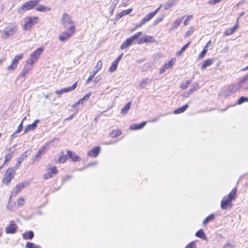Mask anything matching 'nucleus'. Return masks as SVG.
Returning <instances> with one entry per match:
<instances>
[{
    "instance_id": "f257e3e1",
    "label": "nucleus",
    "mask_w": 248,
    "mask_h": 248,
    "mask_svg": "<svg viewBox=\"0 0 248 248\" xmlns=\"http://www.w3.org/2000/svg\"><path fill=\"white\" fill-rule=\"evenodd\" d=\"M17 31V25L15 23H9L2 31V37L6 39L15 34Z\"/></svg>"
},
{
    "instance_id": "f03ea898",
    "label": "nucleus",
    "mask_w": 248,
    "mask_h": 248,
    "mask_svg": "<svg viewBox=\"0 0 248 248\" xmlns=\"http://www.w3.org/2000/svg\"><path fill=\"white\" fill-rule=\"evenodd\" d=\"M141 34L142 32L141 31L138 32L130 37L127 38L124 42L123 43L121 46V48L123 49L129 47L132 44H135L138 41V38Z\"/></svg>"
},
{
    "instance_id": "7ed1b4c3",
    "label": "nucleus",
    "mask_w": 248,
    "mask_h": 248,
    "mask_svg": "<svg viewBox=\"0 0 248 248\" xmlns=\"http://www.w3.org/2000/svg\"><path fill=\"white\" fill-rule=\"evenodd\" d=\"M75 31V26L73 25H71L68 27L67 31H64L59 35V39L62 42L67 41L73 35Z\"/></svg>"
},
{
    "instance_id": "20e7f679",
    "label": "nucleus",
    "mask_w": 248,
    "mask_h": 248,
    "mask_svg": "<svg viewBox=\"0 0 248 248\" xmlns=\"http://www.w3.org/2000/svg\"><path fill=\"white\" fill-rule=\"evenodd\" d=\"M16 174V170L14 168H9L4 174L2 182L6 186L10 184L11 180L14 177Z\"/></svg>"
},
{
    "instance_id": "39448f33",
    "label": "nucleus",
    "mask_w": 248,
    "mask_h": 248,
    "mask_svg": "<svg viewBox=\"0 0 248 248\" xmlns=\"http://www.w3.org/2000/svg\"><path fill=\"white\" fill-rule=\"evenodd\" d=\"M41 0H31L25 2L21 7L18 9V13L24 12L35 7Z\"/></svg>"
},
{
    "instance_id": "423d86ee",
    "label": "nucleus",
    "mask_w": 248,
    "mask_h": 248,
    "mask_svg": "<svg viewBox=\"0 0 248 248\" xmlns=\"http://www.w3.org/2000/svg\"><path fill=\"white\" fill-rule=\"evenodd\" d=\"M43 51L42 47H39L31 54L30 58L27 61V64L32 65L39 58Z\"/></svg>"
},
{
    "instance_id": "0eeeda50",
    "label": "nucleus",
    "mask_w": 248,
    "mask_h": 248,
    "mask_svg": "<svg viewBox=\"0 0 248 248\" xmlns=\"http://www.w3.org/2000/svg\"><path fill=\"white\" fill-rule=\"evenodd\" d=\"M38 19V18L37 17H29L26 18L24 24V29L25 30H30Z\"/></svg>"
},
{
    "instance_id": "6e6552de",
    "label": "nucleus",
    "mask_w": 248,
    "mask_h": 248,
    "mask_svg": "<svg viewBox=\"0 0 248 248\" xmlns=\"http://www.w3.org/2000/svg\"><path fill=\"white\" fill-rule=\"evenodd\" d=\"M23 57V54H19V55H16L15 57L14 60H13L11 65H9L7 67V70H11V71L14 70L16 69V66L17 65L18 61L20 59H22Z\"/></svg>"
},
{
    "instance_id": "1a4fd4ad",
    "label": "nucleus",
    "mask_w": 248,
    "mask_h": 248,
    "mask_svg": "<svg viewBox=\"0 0 248 248\" xmlns=\"http://www.w3.org/2000/svg\"><path fill=\"white\" fill-rule=\"evenodd\" d=\"M72 20L70 16L67 14H63L62 18V24L64 28H67L68 26L72 24Z\"/></svg>"
},
{
    "instance_id": "9d476101",
    "label": "nucleus",
    "mask_w": 248,
    "mask_h": 248,
    "mask_svg": "<svg viewBox=\"0 0 248 248\" xmlns=\"http://www.w3.org/2000/svg\"><path fill=\"white\" fill-rule=\"evenodd\" d=\"M77 85H78L77 82H75L73 84V85L70 87H68L67 88H64L62 89H61L60 90L56 91L55 93L56 94L61 95V94H63V93L69 92L71 91L74 90L75 89H76V88L77 86Z\"/></svg>"
},
{
    "instance_id": "9b49d317",
    "label": "nucleus",
    "mask_w": 248,
    "mask_h": 248,
    "mask_svg": "<svg viewBox=\"0 0 248 248\" xmlns=\"http://www.w3.org/2000/svg\"><path fill=\"white\" fill-rule=\"evenodd\" d=\"M16 224L14 221H11L9 226L5 228V232L7 234H13L16 232L17 228L15 226Z\"/></svg>"
},
{
    "instance_id": "f8f14e48",
    "label": "nucleus",
    "mask_w": 248,
    "mask_h": 248,
    "mask_svg": "<svg viewBox=\"0 0 248 248\" xmlns=\"http://www.w3.org/2000/svg\"><path fill=\"white\" fill-rule=\"evenodd\" d=\"M232 201L224 197L221 202V207L223 210H226L228 207H232Z\"/></svg>"
},
{
    "instance_id": "ddd939ff",
    "label": "nucleus",
    "mask_w": 248,
    "mask_h": 248,
    "mask_svg": "<svg viewBox=\"0 0 248 248\" xmlns=\"http://www.w3.org/2000/svg\"><path fill=\"white\" fill-rule=\"evenodd\" d=\"M238 90V88L236 87V86L235 85L231 84L228 86L226 92L227 93H225V92L224 93V96H227L229 95L230 94L233 93L235 92H236Z\"/></svg>"
},
{
    "instance_id": "4468645a",
    "label": "nucleus",
    "mask_w": 248,
    "mask_h": 248,
    "mask_svg": "<svg viewBox=\"0 0 248 248\" xmlns=\"http://www.w3.org/2000/svg\"><path fill=\"white\" fill-rule=\"evenodd\" d=\"M100 151V147L99 146H96L92 150H90L88 153V155L90 156L95 157L98 155Z\"/></svg>"
},
{
    "instance_id": "2eb2a0df",
    "label": "nucleus",
    "mask_w": 248,
    "mask_h": 248,
    "mask_svg": "<svg viewBox=\"0 0 248 248\" xmlns=\"http://www.w3.org/2000/svg\"><path fill=\"white\" fill-rule=\"evenodd\" d=\"M39 122V120H36L31 124H28L25 128L24 133H27L29 131L33 130L37 127V124Z\"/></svg>"
},
{
    "instance_id": "dca6fc26",
    "label": "nucleus",
    "mask_w": 248,
    "mask_h": 248,
    "mask_svg": "<svg viewBox=\"0 0 248 248\" xmlns=\"http://www.w3.org/2000/svg\"><path fill=\"white\" fill-rule=\"evenodd\" d=\"M67 155L69 158L72 159V161H78L80 160L79 156H78L75 153L72 152L69 150H67Z\"/></svg>"
},
{
    "instance_id": "f3484780",
    "label": "nucleus",
    "mask_w": 248,
    "mask_h": 248,
    "mask_svg": "<svg viewBox=\"0 0 248 248\" xmlns=\"http://www.w3.org/2000/svg\"><path fill=\"white\" fill-rule=\"evenodd\" d=\"M146 124V122H142L140 124H133L130 125V129L131 130H138L142 128Z\"/></svg>"
},
{
    "instance_id": "a211bd4d",
    "label": "nucleus",
    "mask_w": 248,
    "mask_h": 248,
    "mask_svg": "<svg viewBox=\"0 0 248 248\" xmlns=\"http://www.w3.org/2000/svg\"><path fill=\"white\" fill-rule=\"evenodd\" d=\"M28 185L27 182L20 183L18 184L16 187V190L15 191V194H17L25 186Z\"/></svg>"
},
{
    "instance_id": "6ab92c4d",
    "label": "nucleus",
    "mask_w": 248,
    "mask_h": 248,
    "mask_svg": "<svg viewBox=\"0 0 248 248\" xmlns=\"http://www.w3.org/2000/svg\"><path fill=\"white\" fill-rule=\"evenodd\" d=\"M132 11V9L130 8L127 10H124V11L120 12L118 14V15L116 16V19L117 20H119V19L122 18L123 16L130 13Z\"/></svg>"
},
{
    "instance_id": "aec40b11",
    "label": "nucleus",
    "mask_w": 248,
    "mask_h": 248,
    "mask_svg": "<svg viewBox=\"0 0 248 248\" xmlns=\"http://www.w3.org/2000/svg\"><path fill=\"white\" fill-rule=\"evenodd\" d=\"M239 27L238 23L236 24L232 28L227 29L224 32V35L228 36L232 35Z\"/></svg>"
},
{
    "instance_id": "412c9836",
    "label": "nucleus",
    "mask_w": 248,
    "mask_h": 248,
    "mask_svg": "<svg viewBox=\"0 0 248 248\" xmlns=\"http://www.w3.org/2000/svg\"><path fill=\"white\" fill-rule=\"evenodd\" d=\"M15 145H14L13 147H11L9 149V151L10 152V153L5 156V159L3 165L5 164L6 162H7L8 161L11 160L13 156V155L15 152V150H12V149L13 147H15Z\"/></svg>"
},
{
    "instance_id": "4be33fe9",
    "label": "nucleus",
    "mask_w": 248,
    "mask_h": 248,
    "mask_svg": "<svg viewBox=\"0 0 248 248\" xmlns=\"http://www.w3.org/2000/svg\"><path fill=\"white\" fill-rule=\"evenodd\" d=\"M152 79H149L147 78H144L141 80V82L140 84V86L143 89L145 88L146 85H149L151 83Z\"/></svg>"
},
{
    "instance_id": "5701e85b",
    "label": "nucleus",
    "mask_w": 248,
    "mask_h": 248,
    "mask_svg": "<svg viewBox=\"0 0 248 248\" xmlns=\"http://www.w3.org/2000/svg\"><path fill=\"white\" fill-rule=\"evenodd\" d=\"M213 59H209L203 62L201 65V69H204L207 66L211 65L213 63Z\"/></svg>"
},
{
    "instance_id": "b1692460",
    "label": "nucleus",
    "mask_w": 248,
    "mask_h": 248,
    "mask_svg": "<svg viewBox=\"0 0 248 248\" xmlns=\"http://www.w3.org/2000/svg\"><path fill=\"white\" fill-rule=\"evenodd\" d=\"M22 236H23V238L24 239L31 240L33 238V237L34 236V233L31 231H29V232H26L22 234Z\"/></svg>"
},
{
    "instance_id": "393cba45",
    "label": "nucleus",
    "mask_w": 248,
    "mask_h": 248,
    "mask_svg": "<svg viewBox=\"0 0 248 248\" xmlns=\"http://www.w3.org/2000/svg\"><path fill=\"white\" fill-rule=\"evenodd\" d=\"M31 65L30 64L29 65L27 64L22 70L19 76L23 78L25 77L26 75L29 73V71L31 69Z\"/></svg>"
},
{
    "instance_id": "a878e982",
    "label": "nucleus",
    "mask_w": 248,
    "mask_h": 248,
    "mask_svg": "<svg viewBox=\"0 0 248 248\" xmlns=\"http://www.w3.org/2000/svg\"><path fill=\"white\" fill-rule=\"evenodd\" d=\"M177 0H168L164 5V10H166L172 7L176 3Z\"/></svg>"
},
{
    "instance_id": "bb28decb",
    "label": "nucleus",
    "mask_w": 248,
    "mask_h": 248,
    "mask_svg": "<svg viewBox=\"0 0 248 248\" xmlns=\"http://www.w3.org/2000/svg\"><path fill=\"white\" fill-rule=\"evenodd\" d=\"M236 191L237 189L235 188H233L231 192L225 197L232 201L233 199L236 198Z\"/></svg>"
},
{
    "instance_id": "cd10ccee",
    "label": "nucleus",
    "mask_w": 248,
    "mask_h": 248,
    "mask_svg": "<svg viewBox=\"0 0 248 248\" xmlns=\"http://www.w3.org/2000/svg\"><path fill=\"white\" fill-rule=\"evenodd\" d=\"M132 104V102H129L121 110V114L125 115L127 113L128 110L130 109Z\"/></svg>"
},
{
    "instance_id": "c85d7f7f",
    "label": "nucleus",
    "mask_w": 248,
    "mask_h": 248,
    "mask_svg": "<svg viewBox=\"0 0 248 248\" xmlns=\"http://www.w3.org/2000/svg\"><path fill=\"white\" fill-rule=\"evenodd\" d=\"M196 236L197 237H198L200 238H202L204 240H206L207 239V238L206 237V235L202 229H200L196 233Z\"/></svg>"
},
{
    "instance_id": "c756f323",
    "label": "nucleus",
    "mask_w": 248,
    "mask_h": 248,
    "mask_svg": "<svg viewBox=\"0 0 248 248\" xmlns=\"http://www.w3.org/2000/svg\"><path fill=\"white\" fill-rule=\"evenodd\" d=\"M188 105L187 104H186L184 106L175 109L173 113L174 114H179V113H183L188 108Z\"/></svg>"
},
{
    "instance_id": "7c9ffc66",
    "label": "nucleus",
    "mask_w": 248,
    "mask_h": 248,
    "mask_svg": "<svg viewBox=\"0 0 248 248\" xmlns=\"http://www.w3.org/2000/svg\"><path fill=\"white\" fill-rule=\"evenodd\" d=\"M184 17V16L178 18L172 25L171 28L172 29H176L177 28L178 26L180 25V24L181 23L183 18Z\"/></svg>"
},
{
    "instance_id": "2f4dec72",
    "label": "nucleus",
    "mask_w": 248,
    "mask_h": 248,
    "mask_svg": "<svg viewBox=\"0 0 248 248\" xmlns=\"http://www.w3.org/2000/svg\"><path fill=\"white\" fill-rule=\"evenodd\" d=\"M119 2V0H113L109 7V13L112 15L113 13L115 7Z\"/></svg>"
},
{
    "instance_id": "473e14b6",
    "label": "nucleus",
    "mask_w": 248,
    "mask_h": 248,
    "mask_svg": "<svg viewBox=\"0 0 248 248\" xmlns=\"http://www.w3.org/2000/svg\"><path fill=\"white\" fill-rule=\"evenodd\" d=\"M45 153V147H42L40 149L39 151L37 152L36 155L34 157V160H36L38 159V158L42 155Z\"/></svg>"
},
{
    "instance_id": "72a5a7b5",
    "label": "nucleus",
    "mask_w": 248,
    "mask_h": 248,
    "mask_svg": "<svg viewBox=\"0 0 248 248\" xmlns=\"http://www.w3.org/2000/svg\"><path fill=\"white\" fill-rule=\"evenodd\" d=\"M175 61V58L171 59L168 63H166L164 65L165 66V68H167V69L171 68L173 65L174 64Z\"/></svg>"
},
{
    "instance_id": "f704fd0d",
    "label": "nucleus",
    "mask_w": 248,
    "mask_h": 248,
    "mask_svg": "<svg viewBox=\"0 0 248 248\" xmlns=\"http://www.w3.org/2000/svg\"><path fill=\"white\" fill-rule=\"evenodd\" d=\"M154 16H153V14H152L151 13H150L147 16H146L144 18L142 19V23L145 24L146 22L149 21L151 19H152Z\"/></svg>"
},
{
    "instance_id": "c9c22d12",
    "label": "nucleus",
    "mask_w": 248,
    "mask_h": 248,
    "mask_svg": "<svg viewBox=\"0 0 248 248\" xmlns=\"http://www.w3.org/2000/svg\"><path fill=\"white\" fill-rule=\"evenodd\" d=\"M215 218V215L212 214L208 216L203 221V224L206 225L208 222L213 220Z\"/></svg>"
},
{
    "instance_id": "e433bc0d",
    "label": "nucleus",
    "mask_w": 248,
    "mask_h": 248,
    "mask_svg": "<svg viewBox=\"0 0 248 248\" xmlns=\"http://www.w3.org/2000/svg\"><path fill=\"white\" fill-rule=\"evenodd\" d=\"M122 134V131L120 130H117L113 131L110 134L112 138H117L120 136Z\"/></svg>"
},
{
    "instance_id": "4c0bfd02",
    "label": "nucleus",
    "mask_w": 248,
    "mask_h": 248,
    "mask_svg": "<svg viewBox=\"0 0 248 248\" xmlns=\"http://www.w3.org/2000/svg\"><path fill=\"white\" fill-rule=\"evenodd\" d=\"M102 67V62L101 61H99L97 62L95 66L94 67V70H95L96 72H98L100 70Z\"/></svg>"
},
{
    "instance_id": "58836bf2",
    "label": "nucleus",
    "mask_w": 248,
    "mask_h": 248,
    "mask_svg": "<svg viewBox=\"0 0 248 248\" xmlns=\"http://www.w3.org/2000/svg\"><path fill=\"white\" fill-rule=\"evenodd\" d=\"M118 64L114 61L112 62L111 65L109 68V71L110 72H113L115 71L117 69Z\"/></svg>"
},
{
    "instance_id": "ea45409f",
    "label": "nucleus",
    "mask_w": 248,
    "mask_h": 248,
    "mask_svg": "<svg viewBox=\"0 0 248 248\" xmlns=\"http://www.w3.org/2000/svg\"><path fill=\"white\" fill-rule=\"evenodd\" d=\"M24 159V158H23V157H22L21 156H20L18 159H17V162H16V163L15 165V167L14 168V169H16L17 168H19V167L20 166L22 161Z\"/></svg>"
},
{
    "instance_id": "a19ab883",
    "label": "nucleus",
    "mask_w": 248,
    "mask_h": 248,
    "mask_svg": "<svg viewBox=\"0 0 248 248\" xmlns=\"http://www.w3.org/2000/svg\"><path fill=\"white\" fill-rule=\"evenodd\" d=\"M145 43H152L154 41L153 37L150 36L144 35Z\"/></svg>"
},
{
    "instance_id": "79ce46f5",
    "label": "nucleus",
    "mask_w": 248,
    "mask_h": 248,
    "mask_svg": "<svg viewBox=\"0 0 248 248\" xmlns=\"http://www.w3.org/2000/svg\"><path fill=\"white\" fill-rule=\"evenodd\" d=\"M248 101V98L244 96H241L239 98L238 100L237 103L238 104H241L245 102Z\"/></svg>"
},
{
    "instance_id": "37998d69",
    "label": "nucleus",
    "mask_w": 248,
    "mask_h": 248,
    "mask_svg": "<svg viewBox=\"0 0 248 248\" xmlns=\"http://www.w3.org/2000/svg\"><path fill=\"white\" fill-rule=\"evenodd\" d=\"M37 11L40 12H45L47 10V7L42 5H39L36 8Z\"/></svg>"
},
{
    "instance_id": "c03bdc74",
    "label": "nucleus",
    "mask_w": 248,
    "mask_h": 248,
    "mask_svg": "<svg viewBox=\"0 0 248 248\" xmlns=\"http://www.w3.org/2000/svg\"><path fill=\"white\" fill-rule=\"evenodd\" d=\"M67 160V156L66 155H62L59 158L58 162L59 163H64Z\"/></svg>"
},
{
    "instance_id": "a18cd8bd",
    "label": "nucleus",
    "mask_w": 248,
    "mask_h": 248,
    "mask_svg": "<svg viewBox=\"0 0 248 248\" xmlns=\"http://www.w3.org/2000/svg\"><path fill=\"white\" fill-rule=\"evenodd\" d=\"M191 83V80H187L186 82L183 83L181 86V88L183 90H185L187 88L188 85Z\"/></svg>"
},
{
    "instance_id": "49530a36",
    "label": "nucleus",
    "mask_w": 248,
    "mask_h": 248,
    "mask_svg": "<svg viewBox=\"0 0 248 248\" xmlns=\"http://www.w3.org/2000/svg\"><path fill=\"white\" fill-rule=\"evenodd\" d=\"M185 248H197L196 244L195 241H192L189 243Z\"/></svg>"
},
{
    "instance_id": "de8ad7c7",
    "label": "nucleus",
    "mask_w": 248,
    "mask_h": 248,
    "mask_svg": "<svg viewBox=\"0 0 248 248\" xmlns=\"http://www.w3.org/2000/svg\"><path fill=\"white\" fill-rule=\"evenodd\" d=\"M52 177L53 174L51 173L49 170H48V171L46 173H45L43 175V178L45 179H47Z\"/></svg>"
},
{
    "instance_id": "09e8293b",
    "label": "nucleus",
    "mask_w": 248,
    "mask_h": 248,
    "mask_svg": "<svg viewBox=\"0 0 248 248\" xmlns=\"http://www.w3.org/2000/svg\"><path fill=\"white\" fill-rule=\"evenodd\" d=\"M91 95V93H88L87 94H86L85 95H84L82 98L80 99L82 100V102L84 103V102H86L87 101L89 97H90Z\"/></svg>"
},
{
    "instance_id": "8fccbe9b",
    "label": "nucleus",
    "mask_w": 248,
    "mask_h": 248,
    "mask_svg": "<svg viewBox=\"0 0 248 248\" xmlns=\"http://www.w3.org/2000/svg\"><path fill=\"white\" fill-rule=\"evenodd\" d=\"M37 246H38L34 245L33 243L30 242H28L26 245V248H35Z\"/></svg>"
},
{
    "instance_id": "3c124183",
    "label": "nucleus",
    "mask_w": 248,
    "mask_h": 248,
    "mask_svg": "<svg viewBox=\"0 0 248 248\" xmlns=\"http://www.w3.org/2000/svg\"><path fill=\"white\" fill-rule=\"evenodd\" d=\"M47 170H49L50 172L52 174H55L57 173V168L56 167H54L53 168H48Z\"/></svg>"
},
{
    "instance_id": "603ef678",
    "label": "nucleus",
    "mask_w": 248,
    "mask_h": 248,
    "mask_svg": "<svg viewBox=\"0 0 248 248\" xmlns=\"http://www.w3.org/2000/svg\"><path fill=\"white\" fill-rule=\"evenodd\" d=\"M23 129L22 122L19 125L17 129L14 133V135H16L20 133Z\"/></svg>"
},
{
    "instance_id": "864d4df0",
    "label": "nucleus",
    "mask_w": 248,
    "mask_h": 248,
    "mask_svg": "<svg viewBox=\"0 0 248 248\" xmlns=\"http://www.w3.org/2000/svg\"><path fill=\"white\" fill-rule=\"evenodd\" d=\"M164 16H162L160 17H158L154 21V25H157L158 23H159L160 22H161L163 19L164 18Z\"/></svg>"
},
{
    "instance_id": "5fc2aeb1",
    "label": "nucleus",
    "mask_w": 248,
    "mask_h": 248,
    "mask_svg": "<svg viewBox=\"0 0 248 248\" xmlns=\"http://www.w3.org/2000/svg\"><path fill=\"white\" fill-rule=\"evenodd\" d=\"M221 0H210L208 3L211 5H215L219 2Z\"/></svg>"
},
{
    "instance_id": "6e6d98bb",
    "label": "nucleus",
    "mask_w": 248,
    "mask_h": 248,
    "mask_svg": "<svg viewBox=\"0 0 248 248\" xmlns=\"http://www.w3.org/2000/svg\"><path fill=\"white\" fill-rule=\"evenodd\" d=\"M18 205L19 206H22L24 203V200L22 198H20L17 200Z\"/></svg>"
},
{
    "instance_id": "4d7b16f0",
    "label": "nucleus",
    "mask_w": 248,
    "mask_h": 248,
    "mask_svg": "<svg viewBox=\"0 0 248 248\" xmlns=\"http://www.w3.org/2000/svg\"><path fill=\"white\" fill-rule=\"evenodd\" d=\"M193 32V29L192 28L190 29V30H189L188 31H187L186 32V34H185V37H187L190 36L192 34Z\"/></svg>"
},
{
    "instance_id": "13d9d810",
    "label": "nucleus",
    "mask_w": 248,
    "mask_h": 248,
    "mask_svg": "<svg viewBox=\"0 0 248 248\" xmlns=\"http://www.w3.org/2000/svg\"><path fill=\"white\" fill-rule=\"evenodd\" d=\"M206 54V53L205 52V51H202L199 54V55L198 57V59L200 60V59L203 58L205 56Z\"/></svg>"
},
{
    "instance_id": "bf43d9fd",
    "label": "nucleus",
    "mask_w": 248,
    "mask_h": 248,
    "mask_svg": "<svg viewBox=\"0 0 248 248\" xmlns=\"http://www.w3.org/2000/svg\"><path fill=\"white\" fill-rule=\"evenodd\" d=\"M191 44V42H189L186 43L185 46H184L181 49H182V51H185V50L189 46L190 44Z\"/></svg>"
},
{
    "instance_id": "052dcab7",
    "label": "nucleus",
    "mask_w": 248,
    "mask_h": 248,
    "mask_svg": "<svg viewBox=\"0 0 248 248\" xmlns=\"http://www.w3.org/2000/svg\"><path fill=\"white\" fill-rule=\"evenodd\" d=\"M248 80V74L244 76L241 80V83H244L246 81Z\"/></svg>"
},
{
    "instance_id": "680f3d73",
    "label": "nucleus",
    "mask_w": 248,
    "mask_h": 248,
    "mask_svg": "<svg viewBox=\"0 0 248 248\" xmlns=\"http://www.w3.org/2000/svg\"><path fill=\"white\" fill-rule=\"evenodd\" d=\"M192 17H193V16L192 15L187 16L186 20H185V21H184V25H187L188 24L187 21H188V20H190L192 18Z\"/></svg>"
},
{
    "instance_id": "e2e57ef3",
    "label": "nucleus",
    "mask_w": 248,
    "mask_h": 248,
    "mask_svg": "<svg viewBox=\"0 0 248 248\" xmlns=\"http://www.w3.org/2000/svg\"><path fill=\"white\" fill-rule=\"evenodd\" d=\"M144 39H145L144 38V36H142L140 38L139 40V41L138 42V44H141L145 43Z\"/></svg>"
},
{
    "instance_id": "0e129e2a",
    "label": "nucleus",
    "mask_w": 248,
    "mask_h": 248,
    "mask_svg": "<svg viewBox=\"0 0 248 248\" xmlns=\"http://www.w3.org/2000/svg\"><path fill=\"white\" fill-rule=\"evenodd\" d=\"M123 55V54H121L117 57V58L114 62H115L116 63L118 64L120 60L122 59Z\"/></svg>"
},
{
    "instance_id": "69168bd1",
    "label": "nucleus",
    "mask_w": 248,
    "mask_h": 248,
    "mask_svg": "<svg viewBox=\"0 0 248 248\" xmlns=\"http://www.w3.org/2000/svg\"><path fill=\"white\" fill-rule=\"evenodd\" d=\"M162 6H163L162 4H161L160 5V6L154 12H151V13L152 14H153L154 16H155L157 14V13L159 11V10L162 7Z\"/></svg>"
},
{
    "instance_id": "338daca9",
    "label": "nucleus",
    "mask_w": 248,
    "mask_h": 248,
    "mask_svg": "<svg viewBox=\"0 0 248 248\" xmlns=\"http://www.w3.org/2000/svg\"><path fill=\"white\" fill-rule=\"evenodd\" d=\"M93 77L91 75V73H90V75L88 78V79L86 80L85 83H88L90 81H91L93 79Z\"/></svg>"
},
{
    "instance_id": "774afa93",
    "label": "nucleus",
    "mask_w": 248,
    "mask_h": 248,
    "mask_svg": "<svg viewBox=\"0 0 248 248\" xmlns=\"http://www.w3.org/2000/svg\"><path fill=\"white\" fill-rule=\"evenodd\" d=\"M196 90H197L196 87H193L192 88H191L188 90V92L191 94L192 93L195 92L196 91Z\"/></svg>"
}]
</instances>
